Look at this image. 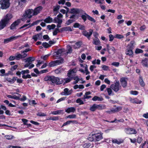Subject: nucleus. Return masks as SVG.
<instances>
[{
	"instance_id": "obj_1",
	"label": "nucleus",
	"mask_w": 148,
	"mask_h": 148,
	"mask_svg": "<svg viewBox=\"0 0 148 148\" xmlns=\"http://www.w3.org/2000/svg\"><path fill=\"white\" fill-rule=\"evenodd\" d=\"M44 80L51 81V85L55 84L57 85H59L63 83V81L62 79H60L58 77H56L53 76H47L45 78Z\"/></svg>"
},
{
	"instance_id": "obj_2",
	"label": "nucleus",
	"mask_w": 148,
	"mask_h": 148,
	"mask_svg": "<svg viewBox=\"0 0 148 148\" xmlns=\"http://www.w3.org/2000/svg\"><path fill=\"white\" fill-rule=\"evenodd\" d=\"M12 18V14L9 13L7 14L4 18L2 19L0 21V30H1L5 27L8 24L9 21Z\"/></svg>"
},
{
	"instance_id": "obj_3",
	"label": "nucleus",
	"mask_w": 148,
	"mask_h": 148,
	"mask_svg": "<svg viewBox=\"0 0 148 148\" xmlns=\"http://www.w3.org/2000/svg\"><path fill=\"white\" fill-rule=\"evenodd\" d=\"M103 138L102 134L101 133H97L90 134L88 137V140L91 142L99 141Z\"/></svg>"
},
{
	"instance_id": "obj_4",
	"label": "nucleus",
	"mask_w": 148,
	"mask_h": 148,
	"mask_svg": "<svg viewBox=\"0 0 148 148\" xmlns=\"http://www.w3.org/2000/svg\"><path fill=\"white\" fill-rule=\"evenodd\" d=\"M33 10L32 9H28L25 10L22 16L23 18H21L22 21H24L25 18L30 19L33 16H34L33 15Z\"/></svg>"
},
{
	"instance_id": "obj_5",
	"label": "nucleus",
	"mask_w": 148,
	"mask_h": 148,
	"mask_svg": "<svg viewBox=\"0 0 148 148\" xmlns=\"http://www.w3.org/2000/svg\"><path fill=\"white\" fill-rule=\"evenodd\" d=\"M9 0H1L0 4L1 8L2 9H6L8 8L10 6Z\"/></svg>"
},
{
	"instance_id": "obj_6",
	"label": "nucleus",
	"mask_w": 148,
	"mask_h": 148,
	"mask_svg": "<svg viewBox=\"0 0 148 148\" xmlns=\"http://www.w3.org/2000/svg\"><path fill=\"white\" fill-rule=\"evenodd\" d=\"M82 18L84 22H85L87 18L91 22L95 23L96 20L92 17L90 16L89 15L86 13L85 12L84 13V14L81 15Z\"/></svg>"
},
{
	"instance_id": "obj_7",
	"label": "nucleus",
	"mask_w": 148,
	"mask_h": 148,
	"mask_svg": "<svg viewBox=\"0 0 148 148\" xmlns=\"http://www.w3.org/2000/svg\"><path fill=\"white\" fill-rule=\"evenodd\" d=\"M110 88L115 92H117L121 88V86L119 82L118 81L114 83V84H112L110 86Z\"/></svg>"
},
{
	"instance_id": "obj_8",
	"label": "nucleus",
	"mask_w": 148,
	"mask_h": 148,
	"mask_svg": "<svg viewBox=\"0 0 148 148\" xmlns=\"http://www.w3.org/2000/svg\"><path fill=\"white\" fill-rule=\"evenodd\" d=\"M64 62V59L63 58L60 59V60H57L52 62H50L49 63L50 67H53L55 66L60 64H62Z\"/></svg>"
},
{
	"instance_id": "obj_9",
	"label": "nucleus",
	"mask_w": 148,
	"mask_h": 148,
	"mask_svg": "<svg viewBox=\"0 0 148 148\" xmlns=\"http://www.w3.org/2000/svg\"><path fill=\"white\" fill-rule=\"evenodd\" d=\"M21 37V35H18L17 36H11L10 37L5 39H4L3 43L4 44H6L9 43L10 42H11L13 41V40H16L18 38Z\"/></svg>"
},
{
	"instance_id": "obj_10",
	"label": "nucleus",
	"mask_w": 148,
	"mask_h": 148,
	"mask_svg": "<svg viewBox=\"0 0 148 148\" xmlns=\"http://www.w3.org/2000/svg\"><path fill=\"white\" fill-rule=\"evenodd\" d=\"M102 107V106L101 105H97L96 103H94L92 106L90 107V110L91 111L94 112L97 109L99 110H101Z\"/></svg>"
},
{
	"instance_id": "obj_11",
	"label": "nucleus",
	"mask_w": 148,
	"mask_h": 148,
	"mask_svg": "<svg viewBox=\"0 0 148 148\" xmlns=\"http://www.w3.org/2000/svg\"><path fill=\"white\" fill-rule=\"evenodd\" d=\"M126 133L128 134H136L137 132L134 129L132 128H127L125 129Z\"/></svg>"
},
{
	"instance_id": "obj_12",
	"label": "nucleus",
	"mask_w": 148,
	"mask_h": 148,
	"mask_svg": "<svg viewBox=\"0 0 148 148\" xmlns=\"http://www.w3.org/2000/svg\"><path fill=\"white\" fill-rule=\"evenodd\" d=\"M93 31L92 29H90L89 30V32H88L85 30L82 32V34L83 35L86 37L89 40L90 39V37L92 34Z\"/></svg>"
},
{
	"instance_id": "obj_13",
	"label": "nucleus",
	"mask_w": 148,
	"mask_h": 148,
	"mask_svg": "<svg viewBox=\"0 0 148 148\" xmlns=\"http://www.w3.org/2000/svg\"><path fill=\"white\" fill-rule=\"evenodd\" d=\"M127 78L122 77L120 79V82L123 88H125L127 85V82L126 79H127Z\"/></svg>"
},
{
	"instance_id": "obj_14",
	"label": "nucleus",
	"mask_w": 148,
	"mask_h": 148,
	"mask_svg": "<svg viewBox=\"0 0 148 148\" xmlns=\"http://www.w3.org/2000/svg\"><path fill=\"white\" fill-rule=\"evenodd\" d=\"M83 11L82 10L78 8H73L71 9V11L69 12V13L73 14H79L80 12ZM84 12H85L84 11Z\"/></svg>"
},
{
	"instance_id": "obj_15",
	"label": "nucleus",
	"mask_w": 148,
	"mask_h": 148,
	"mask_svg": "<svg viewBox=\"0 0 148 148\" xmlns=\"http://www.w3.org/2000/svg\"><path fill=\"white\" fill-rule=\"evenodd\" d=\"M42 9L43 8L41 6H39L35 8L33 10V15H34V16L37 15L40 13Z\"/></svg>"
},
{
	"instance_id": "obj_16",
	"label": "nucleus",
	"mask_w": 148,
	"mask_h": 148,
	"mask_svg": "<svg viewBox=\"0 0 148 148\" xmlns=\"http://www.w3.org/2000/svg\"><path fill=\"white\" fill-rule=\"evenodd\" d=\"M42 32L37 34L34 35L32 37V39L35 42L38 39L40 40L42 38Z\"/></svg>"
},
{
	"instance_id": "obj_17",
	"label": "nucleus",
	"mask_w": 148,
	"mask_h": 148,
	"mask_svg": "<svg viewBox=\"0 0 148 148\" xmlns=\"http://www.w3.org/2000/svg\"><path fill=\"white\" fill-rule=\"evenodd\" d=\"M64 92H62L61 94L62 95L67 96L71 94L72 93L73 91L72 90H69L68 88H66L64 89Z\"/></svg>"
},
{
	"instance_id": "obj_18",
	"label": "nucleus",
	"mask_w": 148,
	"mask_h": 148,
	"mask_svg": "<svg viewBox=\"0 0 148 148\" xmlns=\"http://www.w3.org/2000/svg\"><path fill=\"white\" fill-rule=\"evenodd\" d=\"M21 21L19 19H18L17 20L14 21L11 25L10 26V29H13L15 28V27L18 25L20 23Z\"/></svg>"
},
{
	"instance_id": "obj_19",
	"label": "nucleus",
	"mask_w": 148,
	"mask_h": 148,
	"mask_svg": "<svg viewBox=\"0 0 148 148\" xmlns=\"http://www.w3.org/2000/svg\"><path fill=\"white\" fill-rule=\"evenodd\" d=\"M17 77H13L12 78H7L6 79V81L11 83H14L16 80Z\"/></svg>"
},
{
	"instance_id": "obj_20",
	"label": "nucleus",
	"mask_w": 148,
	"mask_h": 148,
	"mask_svg": "<svg viewBox=\"0 0 148 148\" xmlns=\"http://www.w3.org/2000/svg\"><path fill=\"white\" fill-rule=\"evenodd\" d=\"M64 110H59L51 112V114L53 115L63 114H64Z\"/></svg>"
},
{
	"instance_id": "obj_21",
	"label": "nucleus",
	"mask_w": 148,
	"mask_h": 148,
	"mask_svg": "<svg viewBox=\"0 0 148 148\" xmlns=\"http://www.w3.org/2000/svg\"><path fill=\"white\" fill-rule=\"evenodd\" d=\"M125 53L127 55H128L130 56V57H132L133 56V51L132 49H127L126 50Z\"/></svg>"
},
{
	"instance_id": "obj_22",
	"label": "nucleus",
	"mask_w": 148,
	"mask_h": 148,
	"mask_svg": "<svg viewBox=\"0 0 148 148\" xmlns=\"http://www.w3.org/2000/svg\"><path fill=\"white\" fill-rule=\"evenodd\" d=\"M75 111V109L74 107H71L67 108L65 112L67 113H69L71 112H74Z\"/></svg>"
},
{
	"instance_id": "obj_23",
	"label": "nucleus",
	"mask_w": 148,
	"mask_h": 148,
	"mask_svg": "<svg viewBox=\"0 0 148 148\" xmlns=\"http://www.w3.org/2000/svg\"><path fill=\"white\" fill-rule=\"evenodd\" d=\"M131 102L133 103H135L136 104H140L142 102L141 100H139L137 98L131 99L130 100Z\"/></svg>"
},
{
	"instance_id": "obj_24",
	"label": "nucleus",
	"mask_w": 148,
	"mask_h": 148,
	"mask_svg": "<svg viewBox=\"0 0 148 148\" xmlns=\"http://www.w3.org/2000/svg\"><path fill=\"white\" fill-rule=\"evenodd\" d=\"M92 100L93 101H102L103 100V99L101 97H99L97 96H95L92 98Z\"/></svg>"
},
{
	"instance_id": "obj_25",
	"label": "nucleus",
	"mask_w": 148,
	"mask_h": 148,
	"mask_svg": "<svg viewBox=\"0 0 148 148\" xmlns=\"http://www.w3.org/2000/svg\"><path fill=\"white\" fill-rule=\"evenodd\" d=\"M16 60H18L22 59V55L20 54L19 52L16 53L15 55Z\"/></svg>"
},
{
	"instance_id": "obj_26",
	"label": "nucleus",
	"mask_w": 148,
	"mask_h": 148,
	"mask_svg": "<svg viewBox=\"0 0 148 148\" xmlns=\"http://www.w3.org/2000/svg\"><path fill=\"white\" fill-rule=\"evenodd\" d=\"M44 21L45 23H50L53 22V20L52 18L49 16L44 19Z\"/></svg>"
},
{
	"instance_id": "obj_27",
	"label": "nucleus",
	"mask_w": 148,
	"mask_h": 148,
	"mask_svg": "<svg viewBox=\"0 0 148 148\" xmlns=\"http://www.w3.org/2000/svg\"><path fill=\"white\" fill-rule=\"evenodd\" d=\"M141 63L143 66L147 67L148 64V61L146 58L144 60H143L141 62Z\"/></svg>"
},
{
	"instance_id": "obj_28",
	"label": "nucleus",
	"mask_w": 148,
	"mask_h": 148,
	"mask_svg": "<svg viewBox=\"0 0 148 148\" xmlns=\"http://www.w3.org/2000/svg\"><path fill=\"white\" fill-rule=\"evenodd\" d=\"M139 82L140 84L142 87H144L145 84L143 81V77L141 76L139 77Z\"/></svg>"
},
{
	"instance_id": "obj_29",
	"label": "nucleus",
	"mask_w": 148,
	"mask_h": 148,
	"mask_svg": "<svg viewBox=\"0 0 148 148\" xmlns=\"http://www.w3.org/2000/svg\"><path fill=\"white\" fill-rule=\"evenodd\" d=\"M93 44L96 45H100V42L99 39L98 38H96V39H94L92 42Z\"/></svg>"
},
{
	"instance_id": "obj_30",
	"label": "nucleus",
	"mask_w": 148,
	"mask_h": 148,
	"mask_svg": "<svg viewBox=\"0 0 148 148\" xmlns=\"http://www.w3.org/2000/svg\"><path fill=\"white\" fill-rule=\"evenodd\" d=\"M35 60V58L33 57H30L27 58L26 59L25 61L29 62H31L32 61H34Z\"/></svg>"
},
{
	"instance_id": "obj_31",
	"label": "nucleus",
	"mask_w": 148,
	"mask_h": 148,
	"mask_svg": "<svg viewBox=\"0 0 148 148\" xmlns=\"http://www.w3.org/2000/svg\"><path fill=\"white\" fill-rule=\"evenodd\" d=\"M82 42L80 41H78L75 43V45L74 46V47L75 49H77L79 48L81 45Z\"/></svg>"
},
{
	"instance_id": "obj_32",
	"label": "nucleus",
	"mask_w": 148,
	"mask_h": 148,
	"mask_svg": "<svg viewBox=\"0 0 148 148\" xmlns=\"http://www.w3.org/2000/svg\"><path fill=\"white\" fill-rule=\"evenodd\" d=\"M75 20L74 19H69L66 22L65 24L66 25H70L71 23L75 22Z\"/></svg>"
},
{
	"instance_id": "obj_33",
	"label": "nucleus",
	"mask_w": 148,
	"mask_h": 148,
	"mask_svg": "<svg viewBox=\"0 0 148 148\" xmlns=\"http://www.w3.org/2000/svg\"><path fill=\"white\" fill-rule=\"evenodd\" d=\"M64 31H72V29L70 26L64 27Z\"/></svg>"
},
{
	"instance_id": "obj_34",
	"label": "nucleus",
	"mask_w": 148,
	"mask_h": 148,
	"mask_svg": "<svg viewBox=\"0 0 148 148\" xmlns=\"http://www.w3.org/2000/svg\"><path fill=\"white\" fill-rule=\"evenodd\" d=\"M63 50L62 49H58L56 52V55H60L64 52Z\"/></svg>"
},
{
	"instance_id": "obj_35",
	"label": "nucleus",
	"mask_w": 148,
	"mask_h": 148,
	"mask_svg": "<svg viewBox=\"0 0 148 148\" xmlns=\"http://www.w3.org/2000/svg\"><path fill=\"white\" fill-rule=\"evenodd\" d=\"M56 27L55 25L52 24L51 25H49L47 26V28L49 30L54 29Z\"/></svg>"
},
{
	"instance_id": "obj_36",
	"label": "nucleus",
	"mask_w": 148,
	"mask_h": 148,
	"mask_svg": "<svg viewBox=\"0 0 148 148\" xmlns=\"http://www.w3.org/2000/svg\"><path fill=\"white\" fill-rule=\"evenodd\" d=\"M42 45L44 47L46 48H47L51 46V45L46 42H43L42 43Z\"/></svg>"
},
{
	"instance_id": "obj_37",
	"label": "nucleus",
	"mask_w": 148,
	"mask_h": 148,
	"mask_svg": "<svg viewBox=\"0 0 148 148\" xmlns=\"http://www.w3.org/2000/svg\"><path fill=\"white\" fill-rule=\"evenodd\" d=\"M49 119L52 120L53 121H57L59 120V117L58 116H55L53 117H49Z\"/></svg>"
},
{
	"instance_id": "obj_38",
	"label": "nucleus",
	"mask_w": 148,
	"mask_h": 148,
	"mask_svg": "<svg viewBox=\"0 0 148 148\" xmlns=\"http://www.w3.org/2000/svg\"><path fill=\"white\" fill-rule=\"evenodd\" d=\"M76 117V115L75 114L69 115L66 116V118H69L70 119H75Z\"/></svg>"
},
{
	"instance_id": "obj_39",
	"label": "nucleus",
	"mask_w": 148,
	"mask_h": 148,
	"mask_svg": "<svg viewBox=\"0 0 148 148\" xmlns=\"http://www.w3.org/2000/svg\"><path fill=\"white\" fill-rule=\"evenodd\" d=\"M60 7V6L58 5H57L54 7L53 9V12H57L59 9Z\"/></svg>"
},
{
	"instance_id": "obj_40",
	"label": "nucleus",
	"mask_w": 148,
	"mask_h": 148,
	"mask_svg": "<svg viewBox=\"0 0 148 148\" xmlns=\"http://www.w3.org/2000/svg\"><path fill=\"white\" fill-rule=\"evenodd\" d=\"M114 38L118 39H121L124 38V36L122 35L116 34L114 36Z\"/></svg>"
},
{
	"instance_id": "obj_41",
	"label": "nucleus",
	"mask_w": 148,
	"mask_h": 148,
	"mask_svg": "<svg viewBox=\"0 0 148 148\" xmlns=\"http://www.w3.org/2000/svg\"><path fill=\"white\" fill-rule=\"evenodd\" d=\"M76 102L77 103H79V105L84 104V102L80 98L77 99L76 100Z\"/></svg>"
},
{
	"instance_id": "obj_42",
	"label": "nucleus",
	"mask_w": 148,
	"mask_h": 148,
	"mask_svg": "<svg viewBox=\"0 0 148 148\" xmlns=\"http://www.w3.org/2000/svg\"><path fill=\"white\" fill-rule=\"evenodd\" d=\"M102 69L104 71H107L109 70V67L108 66H107L104 65H102Z\"/></svg>"
},
{
	"instance_id": "obj_43",
	"label": "nucleus",
	"mask_w": 148,
	"mask_h": 148,
	"mask_svg": "<svg viewBox=\"0 0 148 148\" xmlns=\"http://www.w3.org/2000/svg\"><path fill=\"white\" fill-rule=\"evenodd\" d=\"M143 51L140 49L137 48L136 49L135 51V53L136 54H138L139 53H143Z\"/></svg>"
},
{
	"instance_id": "obj_44",
	"label": "nucleus",
	"mask_w": 148,
	"mask_h": 148,
	"mask_svg": "<svg viewBox=\"0 0 148 148\" xmlns=\"http://www.w3.org/2000/svg\"><path fill=\"white\" fill-rule=\"evenodd\" d=\"M74 71L73 70H69L68 72V73H67V76H68V77L71 78V74L73 73H74Z\"/></svg>"
},
{
	"instance_id": "obj_45",
	"label": "nucleus",
	"mask_w": 148,
	"mask_h": 148,
	"mask_svg": "<svg viewBox=\"0 0 148 148\" xmlns=\"http://www.w3.org/2000/svg\"><path fill=\"white\" fill-rule=\"evenodd\" d=\"M91 146V144L89 143H87L84 144L83 145V147L84 148H89Z\"/></svg>"
},
{
	"instance_id": "obj_46",
	"label": "nucleus",
	"mask_w": 148,
	"mask_h": 148,
	"mask_svg": "<svg viewBox=\"0 0 148 148\" xmlns=\"http://www.w3.org/2000/svg\"><path fill=\"white\" fill-rule=\"evenodd\" d=\"M112 89L111 88H107L106 89L109 95H110L112 93Z\"/></svg>"
},
{
	"instance_id": "obj_47",
	"label": "nucleus",
	"mask_w": 148,
	"mask_h": 148,
	"mask_svg": "<svg viewBox=\"0 0 148 148\" xmlns=\"http://www.w3.org/2000/svg\"><path fill=\"white\" fill-rule=\"evenodd\" d=\"M59 20H62V19H60V18H58L57 17H55L54 18L53 21V22L54 23H58V21Z\"/></svg>"
},
{
	"instance_id": "obj_48",
	"label": "nucleus",
	"mask_w": 148,
	"mask_h": 148,
	"mask_svg": "<svg viewBox=\"0 0 148 148\" xmlns=\"http://www.w3.org/2000/svg\"><path fill=\"white\" fill-rule=\"evenodd\" d=\"M37 116H46V114H45L44 113L41 112H38L37 114Z\"/></svg>"
},
{
	"instance_id": "obj_49",
	"label": "nucleus",
	"mask_w": 148,
	"mask_h": 148,
	"mask_svg": "<svg viewBox=\"0 0 148 148\" xmlns=\"http://www.w3.org/2000/svg\"><path fill=\"white\" fill-rule=\"evenodd\" d=\"M50 54H48L43 56H41V59H42L43 60H45L48 58V57L50 56Z\"/></svg>"
},
{
	"instance_id": "obj_50",
	"label": "nucleus",
	"mask_w": 148,
	"mask_h": 148,
	"mask_svg": "<svg viewBox=\"0 0 148 148\" xmlns=\"http://www.w3.org/2000/svg\"><path fill=\"white\" fill-rule=\"evenodd\" d=\"M112 142L113 143H116L118 145L120 144L122 142L121 141H119L116 139L113 140H112Z\"/></svg>"
},
{
	"instance_id": "obj_51",
	"label": "nucleus",
	"mask_w": 148,
	"mask_h": 148,
	"mask_svg": "<svg viewBox=\"0 0 148 148\" xmlns=\"http://www.w3.org/2000/svg\"><path fill=\"white\" fill-rule=\"evenodd\" d=\"M109 41H113L114 38V37L113 36L112 34H110L109 35Z\"/></svg>"
},
{
	"instance_id": "obj_52",
	"label": "nucleus",
	"mask_w": 148,
	"mask_h": 148,
	"mask_svg": "<svg viewBox=\"0 0 148 148\" xmlns=\"http://www.w3.org/2000/svg\"><path fill=\"white\" fill-rule=\"evenodd\" d=\"M66 98V97H62L60 99H58L56 101V103H58L64 100Z\"/></svg>"
},
{
	"instance_id": "obj_53",
	"label": "nucleus",
	"mask_w": 148,
	"mask_h": 148,
	"mask_svg": "<svg viewBox=\"0 0 148 148\" xmlns=\"http://www.w3.org/2000/svg\"><path fill=\"white\" fill-rule=\"evenodd\" d=\"M22 75H24L25 73L28 74L29 73V70L27 69L25 70H22L21 71Z\"/></svg>"
},
{
	"instance_id": "obj_54",
	"label": "nucleus",
	"mask_w": 148,
	"mask_h": 148,
	"mask_svg": "<svg viewBox=\"0 0 148 148\" xmlns=\"http://www.w3.org/2000/svg\"><path fill=\"white\" fill-rule=\"evenodd\" d=\"M143 139L141 137L138 136L136 141V142L138 143H140L143 140Z\"/></svg>"
},
{
	"instance_id": "obj_55",
	"label": "nucleus",
	"mask_w": 148,
	"mask_h": 148,
	"mask_svg": "<svg viewBox=\"0 0 148 148\" xmlns=\"http://www.w3.org/2000/svg\"><path fill=\"white\" fill-rule=\"evenodd\" d=\"M6 138L8 140H10L12 139L13 136L12 135H7L5 136Z\"/></svg>"
},
{
	"instance_id": "obj_56",
	"label": "nucleus",
	"mask_w": 148,
	"mask_h": 148,
	"mask_svg": "<svg viewBox=\"0 0 148 148\" xmlns=\"http://www.w3.org/2000/svg\"><path fill=\"white\" fill-rule=\"evenodd\" d=\"M138 93V91L136 90H132L130 91V94L134 95H137Z\"/></svg>"
},
{
	"instance_id": "obj_57",
	"label": "nucleus",
	"mask_w": 148,
	"mask_h": 148,
	"mask_svg": "<svg viewBox=\"0 0 148 148\" xmlns=\"http://www.w3.org/2000/svg\"><path fill=\"white\" fill-rule=\"evenodd\" d=\"M80 26V24L78 23H75L73 25V27L75 28H79Z\"/></svg>"
},
{
	"instance_id": "obj_58",
	"label": "nucleus",
	"mask_w": 148,
	"mask_h": 148,
	"mask_svg": "<svg viewBox=\"0 0 148 148\" xmlns=\"http://www.w3.org/2000/svg\"><path fill=\"white\" fill-rule=\"evenodd\" d=\"M37 23V21L34 22L32 24L30 23V25H29V26L27 27V29L29 28L32 26L36 25Z\"/></svg>"
},
{
	"instance_id": "obj_59",
	"label": "nucleus",
	"mask_w": 148,
	"mask_h": 148,
	"mask_svg": "<svg viewBox=\"0 0 148 148\" xmlns=\"http://www.w3.org/2000/svg\"><path fill=\"white\" fill-rule=\"evenodd\" d=\"M27 99V97L25 95H23V97L22 98H20L19 100L22 101H24Z\"/></svg>"
},
{
	"instance_id": "obj_60",
	"label": "nucleus",
	"mask_w": 148,
	"mask_h": 148,
	"mask_svg": "<svg viewBox=\"0 0 148 148\" xmlns=\"http://www.w3.org/2000/svg\"><path fill=\"white\" fill-rule=\"evenodd\" d=\"M18 66L17 65H15L11 67V70L12 71H13L15 70L17 68Z\"/></svg>"
},
{
	"instance_id": "obj_61",
	"label": "nucleus",
	"mask_w": 148,
	"mask_h": 148,
	"mask_svg": "<svg viewBox=\"0 0 148 148\" xmlns=\"http://www.w3.org/2000/svg\"><path fill=\"white\" fill-rule=\"evenodd\" d=\"M79 28V29L82 30L84 31V30H85V26L83 25H80V26Z\"/></svg>"
},
{
	"instance_id": "obj_62",
	"label": "nucleus",
	"mask_w": 148,
	"mask_h": 148,
	"mask_svg": "<svg viewBox=\"0 0 148 148\" xmlns=\"http://www.w3.org/2000/svg\"><path fill=\"white\" fill-rule=\"evenodd\" d=\"M112 65L118 67L119 65V62H113L111 64Z\"/></svg>"
},
{
	"instance_id": "obj_63",
	"label": "nucleus",
	"mask_w": 148,
	"mask_h": 148,
	"mask_svg": "<svg viewBox=\"0 0 148 148\" xmlns=\"http://www.w3.org/2000/svg\"><path fill=\"white\" fill-rule=\"evenodd\" d=\"M62 22V20H59L58 21V23L57 25V28H59L61 27V24Z\"/></svg>"
},
{
	"instance_id": "obj_64",
	"label": "nucleus",
	"mask_w": 148,
	"mask_h": 148,
	"mask_svg": "<svg viewBox=\"0 0 148 148\" xmlns=\"http://www.w3.org/2000/svg\"><path fill=\"white\" fill-rule=\"evenodd\" d=\"M43 37L44 39L45 40H49L50 39V38L49 36L47 35H44L43 36Z\"/></svg>"
}]
</instances>
